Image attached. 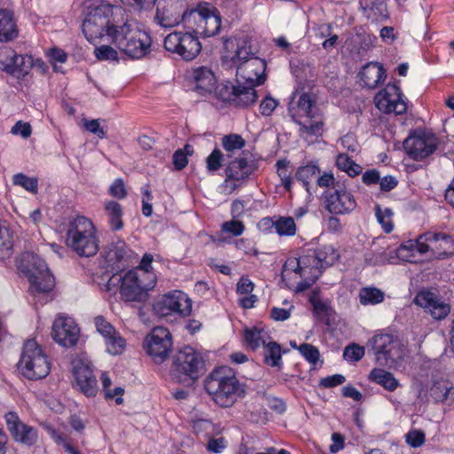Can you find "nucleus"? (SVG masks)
Instances as JSON below:
<instances>
[{
	"label": "nucleus",
	"mask_w": 454,
	"mask_h": 454,
	"mask_svg": "<svg viewBox=\"0 0 454 454\" xmlns=\"http://www.w3.org/2000/svg\"><path fill=\"white\" fill-rule=\"evenodd\" d=\"M156 283L153 272L128 270L123 275L116 273L110 277L106 284V291L115 294L119 291L121 298L128 302L143 303Z\"/></svg>",
	"instance_id": "f257e3e1"
},
{
	"label": "nucleus",
	"mask_w": 454,
	"mask_h": 454,
	"mask_svg": "<svg viewBox=\"0 0 454 454\" xmlns=\"http://www.w3.org/2000/svg\"><path fill=\"white\" fill-rule=\"evenodd\" d=\"M206 392L222 408H230L246 395V390L230 367L213 370L204 381Z\"/></svg>",
	"instance_id": "f03ea898"
},
{
	"label": "nucleus",
	"mask_w": 454,
	"mask_h": 454,
	"mask_svg": "<svg viewBox=\"0 0 454 454\" xmlns=\"http://www.w3.org/2000/svg\"><path fill=\"white\" fill-rule=\"evenodd\" d=\"M288 110L294 121L300 127V137L309 139L313 137H322L325 127L324 117L311 95L301 93L297 102L290 104Z\"/></svg>",
	"instance_id": "7ed1b4c3"
},
{
	"label": "nucleus",
	"mask_w": 454,
	"mask_h": 454,
	"mask_svg": "<svg viewBox=\"0 0 454 454\" xmlns=\"http://www.w3.org/2000/svg\"><path fill=\"white\" fill-rule=\"evenodd\" d=\"M66 243L79 256L95 255L99 246L97 230L93 223L85 216L75 217L68 224Z\"/></svg>",
	"instance_id": "20e7f679"
},
{
	"label": "nucleus",
	"mask_w": 454,
	"mask_h": 454,
	"mask_svg": "<svg viewBox=\"0 0 454 454\" xmlns=\"http://www.w3.org/2000/svg\"><path fill=\"white\" fill-rule=\"evenodd\" d=\"M375 361L381 366L397 370L403 367L408 350L402 340L394 334H375L369 340Z\"/></svg>",
	"instance_id": "39448f33"
},
{
	"label": "nucleus",
	"mask_w": 454,
	"mask_h": 454,
	"mask_svg": "<svg viewBox=\"0 0 454 454\" xmlns=\"http://www.w3.org/2000/svg\"><path fill=\"white\" fill-rule=\"evenodd\" d=\"M20 273L27 277L33 293H49L55 285L53 275L45 262L32 252H25L17 260Z\"/></svg>",
	"instance_id": "423d86ee"
},
{
	"label": "nucleus",
	"mask_w": 454,
	"mask_h": 454,
	"mask_svg": "<svg viewBox=\"0 0 454 454\" xmlns=\"http://www.w3.org/2000/svg\"><path fill=\"white\" fill-rule=\"evenodd\" d=\"M203 365L200 355L192 348L185 347L173 356L170 376L178 383L191 386L200 378Z\"/></svg>",
	"instance_id": "0eeeda50"
},
{
	"label": "nucleus",
	"mask_w": 454,
	"mask_h": 454,
	"mask_svg": "<svg viewBox=\"0 0 454 454\" xmlns=\"http://www.w3.org/2000/svg\"><path fill=\"white\" fill-rule=\"evenodd\" d=\"M18 369L24 377L31 380L43 379L50 373L51 363L48 356L34 339L24 343Z\"/></svg>",
	"instance_id": "6e6552de"
},
{
	"label": "nucleus",
	"mask_w": 454,
	"mask_h": 454,
	"mask_svg": "<svg viewBox=\"0 0 454 454\" xmlns=\"http://www.w3.org/2000/svg\"><path fill=\"white\" fill-rule=\"evenodd\" d=\"M164 48L182 59L191 61L200 53L201 43L197 35L192 32H173L165 37Z\"/></svg>",
	"instance_id": "1a4fd4ad"
},
{
	"label": "nucleus",
	"mask_w": 454,
	"mask_h": 454,
	"mask_svg": "<svg viewBox=\"0 0 454 454\" xmlns=\"http://www.w3.org/2000/svg\"><path fill=\"white\" fill-rule=\"evenodd\" d=\"M236 69V82L249 92H257L255 87L266 81V62L263 59L250 58L239 63Z\"/></svg>",
	"instance_id": "9d476101"
},
{
	"label": "nucleus",
	"mask_w": 454,
	"mask_h": 454,
	"mask_svg": "<svg viewBox=\"0 0 454 454\" xmlns=\"http://www.w3.org/2000/svg\"><path fill=\"white\" fill-rule=\"evenodd\" d=\"M192 300L182 291L175 290L162 295L154 304L153 310L159 317L177 315L182 317L190 316Z\"/></svg>",
	"instance_id": "9b49d317"
},
{
	"label": "nucleus",
	"mask_w": 454,
	"mask_h": 454,
	"mask_svg": "<svg viewBox=\"0 0 454 454\" xmlns=\"http://www.w3.org/2000/svg\"><path fill=\"white\" fill-rule=\"evenodd\" d=\"M325 208L333 215H346L356 207L354 195L348 191L344 183L336 184L323 193Z\"/></svg>",
	"instance_id": "f8f14e48"
},
{
	"label": "nucleus",
	"mask_w": 454,
	"mask_h": 454,
	"mask_svg": "<svg viewBox=\"0 0 454 454\" xmlns=\"http://www.w3.org/2000/svg\"><path fill=\"white\" fill-rule=\"evenodd\" d=\"M186 0H159L156 4L154 21L162 27H173L183 23Z\"/></svg>",
	"instance_id": "ddd939ff"
},
{
	"label": "nucleus",
	"mask_w": 454,
	"mask_h": 454,
	"mask_svg": "<svg viewBox=\"0 0 454 454\" xmlns=\"http://www.w3.org/2000/svg\"><path fill=\"white\" fill-rule=\"evenodd\" d=\"M145 349L157 364L164 362L172 348V336L165 327H155L145 338Z\"/></svg>",
	"instance_id": "4468645a"
},
{
	"label": "nucleus",
	"mask_w": 454,
	"mask_h": 454,
	"mask_svg": "<svg viewBox=\"0 0 454 454\" xmlns=\"http://www.w3.org/2000/svg\"><path fill=\"white\" fill-rule=\"evenodd\" d=\"M437 145V137L434 134L416 131L404 140L403 148L411 158L420 160L432 154Z\"/></svg>",
	"instance_id": "2eb2a0df"
},
{
	"label": "nucleus",
	"mask_w": 454,
	"mask_h": 454,
	"mask_svg": "<svg viewBox=\"0 0 454 454\" xmlns=\"http://www.w3.org/2000/svg\"><path fill=\"white\" fill-rule=\"evenodd\" d=\"M376 107L384 114H403L407 111V105L403 98L401 90L395 84L388 83L380 90L375 98Z\"/></svg>",
	"instance_id": "dca6fc26"
},
{
	"label": "nucleus",
	"mask_w": 454,
	"mask_h": 454,
	"mask_svg": "<svg viewBox=\"0 0 454 454\" xmlns=\"http://www.w3.org/2000/svg\"><path fill=\"white\" fill-rule=\"evenodd\" d=\"M218 98L238 107H249L253 106L258 99L257 92L247 90L245 87L236 82V85L231 83L221 84L215 87Z\"/></svg>",
	"instance_id": "f3484780"
},
{
	"label": "nucleus",
	"mask_w": 454,
	"mask_h": 454,
	"mask_svg": "<svg viewBox=\"0 0 454 454\" xmlns=\"http://www.w3.org/2000/svg\"><path fill=\"white\" fill-rule=\"evenodd\" d=\"M80 329L71 317H57L51 327L52 339L60 346L70 348L74 346L79 339Z\"/></svg>",
	"instance_id": "a211bd4d"
},
{
	"label": "nucleus",
	"mask_w": 454,
	"mask_h": 454,
	"mask_svg": "<svg viewBox=\"0 0 454 454\" xmlns=\"http://www.w3.org/2000/svg\"><path fill=\"white\" fill-rule=\"evenodd\" d=\"M420 239L429 246L432 257L444 259L454 254V237L450 234L427 231L420 235Z\"/></svg>",
	"instance_id": "6ab92c4d"
},
{
	"label": "nucleus",
	"mask_w": 454,
	"mask_h": 454,
	"mask_svg": "<svg viewBox=\"0 0 454 454\" xmlns=\"http://www.w3.org/2000/svg\"><path fill=\"white\" fill-rule=\"evenodd\" d=\"M72 364L73 374L80 391L88 397L95 396L98 387L92 367L81 359H75Z\"/></svg>",
	"instance_id": "aec40b11"
},
{
	"label": "nucleus",
	"mask_w": 454,
	"mask_h": 454,
	"mask_svg": "<svg viewBox=\"0 0 454 454\" xmlns=\"http://www.w3.org/2000/svg\"><path fill=\"white\" fill-rule=\"evenodd\" d=\"M7 429L11 433L12 438L24 445L33 446L38 439L37 430L23 423L17 413L8 412L4 416Z\"/></svg>",
	"instance_id": "412c9836"
},
{
	"label": "nucleus",
	"mask_w": 454,
	"mask_h": 454,
	"mask_svg": "<svg viewBox=\"0 0 454 454\" xmlns=\"http://www.w3.org/2000/svg\"><path fill=\"white\" fill-rule=\"evenodd\" d=\"M313 249H308L299 258H290L285 263V268L294 270L300 276H308L311 280L318 279L322 273L317 255Z\"/></svg>",
	"instance_id": "4be33fe9"
},
{
	"label": "nucleus",
	"mask_w": 454,
	"mask_h": 454,
	"mask_svg": "<svg viewBox=\"0 0 454 454\" xmlns=\"http://www.w3.org/2000/svg\"><path fill=\"white\" fill-rule=\"evenodd\" d=\"M138 26L133 20L120 16L115 25L109 29L107 41L123 53L132 35L137 33Z\"/></svg>",
	"instance_id": "5701e85b"
},
{
	"label": "nucleus",
	"mask_w": 454,
	"mask_h": 454,
	"mask_svg": "<svg viewBox=\"0 0 454 454\" xmlns=\"http://www.w3.org/2000/svg\"><path fill=\"white\" fill-rule=\"evenodd\" d=\"M95 326L106 341V350L112 355L121 354L125 348V340L115 331L114 327L102 316L94 319Z\"/></svg>",
	"instance_id": "b1692460"
},
{
	"label": "nucleus",
	"mask_w": 454,
	"mask_h": 454,
	"mask_svg": "<svg viewBox=\"0 0 454 454\" xmlns=\"http://www.w3.org/2000/svg\"><path fill=\"white\" fill-rule=\"evenodd\" d=\"M414 302L419 307L424 308L431 316L437 320L443 319L450 311L448 303L441 301L434 293L430 291H420L414 298Z\"/></svg>",
	"instance_id": "393cba45"
},
{
	"label": "nucleus",
	"mask_w": 454,
	"mask_h": 454,
	"mask_svg": "<svg viewBox=\"0 0 454 454\" xmlns=\"http://www.w3.org/2000/svg\"><path fill=\"white\" fill-rule=\"evenodd\" d=\"M122 10L114 8L110 4H101L89 12L85 19L93 20L99 27L106 30V39L109 36V28L115 25L120 16H122Z\"/></svg>",
	"instance_id": "a878e982"
},
{
	"label": "nucleus",
	"mask_w": 454,
	"mask_h": 454,
	"mask_svg": "<svg viewBox=\"0 0 454 454\" xmlns=\"http://www.w3.org/2000/svg\"><path fill=\"white\" fill-rule=\"evenodd\" d=\"M152 47L151 35L144 29L137 27V33L134 34L127 44L123 54L132 59H140L150 53Z\"/></svg>",
	"instance_id": "bb28decb"
},
{
	"label": "nucleus",
	"mask_w": 454,
	"mask_h": 454,
	"mask_svg": "<svg viewBox=\"0 0 454 454\" xmlns=\"http://www.w3.org/2000/svg\"><path fill=\"white\" fill-rule=\"evenodd\" d=\"M131 250L123 240L108 244L103 251V256L114 269L124 268L129 262Z\"/></svg>",
	"instance_id": "cd10ccee"
},
{
	"label": "nucleus",
	"mask_w": 454,
	"mask_h": 454,
	"mask_svg": "<svg viewBox=\"0 0 454 454\" xmlns=\"http://www.w3.org/2000/svg\"><path fill=\"white\" fill-rule=\"evenodd\" d=\"M211 10V4L208 3H200L196 7L189 8L187 5L184 15L183 16L184 27L195 35H199L202 28L204 20Z\"/></svg>",
	"instance_id": "c85d7f7f"
},
{
	"label": "nucleus",
	"mask_w": 454,
	"mask_h": 454,
	"mask_svg": "<svg viewBox=\"0 0 454 454\" xmlns=\"http://www.w3.org/2000/svg\"><path fill=\"white\" fill-rule=\"evenodd\" d=\"M386 78L383 66L377 62L364 65L358 74L359 83L368 89H375Z\"/></svg>",
	"instance_id": "c756f323"
},
{
	"label": "nucleus",
	"mask_w": 454,
	"mask_h": 454,
	"mask_svg": "<svg viewBox=\"0 0 454 454\" xmlns=\"http://www.w3.org/2000/svg\"><path fill=\"white\" fill-rule=\"evenodd\" d=\"M254 169L255 164L253 160H248L245 156L236 158L225 168V182L230 180L241 181L248 177Z\"/></svg>",
	"instance_id": "7c9ffc66"
},
{
	"label": "nucleus",
	"mask_w": 454,
	"mask_h": 454,
	"mask_svg": "<svg viewBox=\"0 0 454 454\" xmlns=\"http://www.w3.org/2000/svg\"><path fill=\"white\" fill-rule=\"evenodd\" d=\"M429 252V246L420 239V235L417 239H410L402 244L397 249V256L403 261L416 262V254H425Z\"/></svg>",
	"instance_id": "2f4dec72"
},
{
	"label": "nucleus",
	"mask_w": 454,
	"mask_h": 454,
	"mask_svg": "<svg viewBox=\"0 0 454 454\" xmlns=\"http://www.w3.org/2000/svg\"><path fill=\"white\" fill-rule=\"evenodd\" d=\"M195 88L201 95L211 93L215 89L216 79L207 67H200L194 70Z\"/></svg>",
	"instance_id": "473e14b6"
},
{
	"label": "nucleus",
	"mask_w": 454,
	"mask_h": 454,
	"mask_svg": "<svg viewBox=\"0 0 454 454\" xmlns=\"http://www.w3.org/2000/svg\"><path fill=\"white\" fill-rule=\"evenodd\" d=\"M18 35L17 25L11 11L0 9V42H9Z\"/></svg>",
	"instance_id": "72a5a7b5"
},
{
	"label": "nucleus",
	"mask_w": 454,
	"mask_h": 454,
	"mask_svg": "<svg viewBox=\"0 0 454 454\" xmlns=\"http://www.w3.org/2000/svg\"><path fill=\"white\" fill-rule=\"evenodd\" d=\"M8 53L9 56L12 57L13 67L4 66V71L17 78L24 77L27 74L32 67V59L28 56L18 55L11 49L8 50Z\"/></svg>",
	"instance_id": "f704fd0d"
},
{
	"label": "nucleus",
	"mask_w": 454,
	"mask_h": 454,
	"mask_svg": "<svg viewBox=\"0 0 454 454\" xmlns=\"http://www.w3.org/2000/svg\"><path fill=\"white\" fill-rule=\"evenodd\" d=\"M319 174L320 168L317 161H309L306 165L300 166L295 172L296 180L302 184L309 196L312 195L310 183Z\"/></svg>",
	"instance_id": "c9c22d12"
},
{
	"label": "nucleus",
	"mask_w": 454,
	"mask_h": 454,
	"mask_svg": "<svg viewBox=\"0 0 454 454\" xmlns=\"http://www.w3.org/2000/svg\"><path fill=\"white\" fill-rule=\"evenodd\" d=\"M270 339V336L263 328H246L244 331L245 344L252 350L264 347Z\"/></svg>",
	"instance_id": "e433bc0d"
},
{
	"label": "nucleus",
	"mask_w": 454,
	"mask_h": 454,
	"mask_svg": "<svg viewBox=\"0 0 454 454\" xmlns=\"http://www.w3.org/2000/svg\"><path fill=\"white\" fill-rule=\"evenodd\" d=\"M368 379L370 381L380 385L387 391H395L399 386V382L393 373L382 368H373L371 371Z\"/></svg>",
	"instance_id": "4c0bfd02"
},
{
	"label": "nucleus",
	"mask_w": 454,
	"mask_h": 454,
	"mask_svg": "<svg viewBox=\"0 0 454 454\" xmlns=\"http://www.w3.org/2000/svg\"><path fill=\"white\" fill-rule=\"evenodd\" d=\"M221 29V15L218 10L211 4V10L207 14L202 28L199 35L210 37L217 35Z\"/></svg>",
	"instance_id": "58836bf2"
},
{
	"label": "nucleus",
	"mask_w": 454,
	"mask_h": 454,
	"mask_svg": "<svg viewBox=\"0 0 454 454\" xmlns=\"http://www.w3.org/2000/svg\"><path fill=\"white\" fill-rule=\"evenodd\" d=\"M105 210L111 230L114 231L121 230L123 227L121 206L116 201L110 200L106 203Z\"/></svg>",
	"instance_id": "ea45409f"
},
{
	"label": "nucleus",
	"mask_w": 454,
	"mask_h": 454,
	"mask_svg": "<svg viewBox=\"0 0 454 454\" xmlns=\"http://www.w3.org/2000/svg\"><path fill=\"white\" fill-rule=\"evenodd\" d=\"M358 296L362 305H376L384 301L385 294L377 287L366 286L360 289Z\"/></svg>",
	"instance_id": "a19ab883"
},
{
	"label": "nucleus",
	"mask_w": 454,
	"mask_h": 454,
	"mask_svg": "<svg viewBox=\"0 0 454 454\" xmlns=\"http://www.w3.org/2000/svg\"><path fill=\"white\" fill-rule=\"evenodd\" d=\"M264 351V362L272 367H278L282 363V353L281 347L278 343L271 340V338L268 340L266 345L263 347Z\"/></svg>",
	"instance_id": "79ce46f5"
},
{
	"label": "nucleus",
	"mask_w": 454,
	"mask_h": 454,
	"mask_svg": "<svg viewBox=\"0 0 454 454\" xmlns=\"http://www.w3.org/2000/svg\"><path fill=\"white\" fill-rule=\"evenodd\" d=\"M313 251L317 255V263H319L321 269L333 264L339 257L337 251L331 245L322 246Z\"/></svg>",
	"instance_id": "37998d69"
},
{
	"label": "nucleus",
	"mask_w": 454,
	"mask_h": 454,
	"mask_svg": "<svg viewBox=\"0 0 454 454\" xmlns=\"http://www.w3.org/2000/svg\"><path fill=\"white\" fill-rule=\"evenodd\" d=\"M254 54L249 41L239 40L235 54L231 58V60L237 67L241 61H246L247 59H250V58H257Z\"/></svg>",
	"instance_id": "c03bdc74"
},
{
	"label": "nucleus",
	"mask_w": 454,
	"mask_h": 454,
	"mask_svg": "<svg viewBox=\"0 0 454 454\" xmlns=\"http://www.w3.org/2000/svg\"><path fill=\"white\" fill-rule=\"evenodd\" d=\"M12 247L13 242L10 230L0 222V260L11 256Z\"/></svg>",
	"instance_id": "a18cd8bd"
},
{
	"label": "nucleus",
	"mask_w": 454,
	"mask_h": 454,
	"mask_svg": "<svg viewBox=\"0 0 454 454\" xmlns=\"http://www.w3.org/2000/svg\"><path fill=\"white\" fill-rule=\"evenodd\" d=\"M12 247L13 242L10 230L0 222V260L11 256Z\"/></svg>",
	"instance_id": "49530a36"
},
{
	"label": "nucleus",
	"mask_w": 454,
	"mask_h": 454,
	"mask_svg": "<svg viewBox=\"0 0 454 454\" xmlns=\"http://www.w3.org/2000/svg\"><path fill=\"white\" fill-rule=\"evenodd\" d=\"M82 33L90 43L106 36V30L99 27L95 21L85 19L82 25Z\"/></svg>",
	"instance_id": "de8ad7c7"
},
{
	"label": "nucleus",
	"mask_w": 454,
	"mask_h": 454,
	"mask_svg": "<svg viewBox=\"0 0 454 454\" xmlns=\"http://www.w3.org/2000/svg\"><path fill=\"white\" fill-rule=\"evenodd\" d=\"M275 231L279 236H294L296 225L293 217L280 216L275 221Z\"/></svg>",
	"instance_id": "09e8293b"
},
{
	"label": "nucleus",
	"mask_w": 454,
	"mask_h": 454,
	"mask_svg": "<svg viewBox=\"0 0 454 454\" xmlns=\"http://www.w3.org/2000/svg\"><path fill=\"white\" fill-rule=\"evenodd\" d=\"M375 215L379 223L382 226L386 233H390L394 229L392 222L393 211L387 207L382 209L381 207L377 204L375 206Z\"/></svg>",
	"instance_id": "8fccbe9b"
},
{
	"label": "nucleus",
	"mask_w": 454,
	"mask_h": 454,
	"mask_svg": "<svg viewBox=\"0 0 454 454\" xmlns=\"http://www.w3.org/2000/svg\"><path fill=\"white\" fill-rule=\"evenodd\" d=\"M13 184L21 186L27 192L34 194L37 193L38 179L36 177H29L22 173L13 176Z\"/></svg>",
	"instance_id": "3c124183"
},
{
	"label": "nucleus",
	"mask_w": 454,
	"mask_h": 454,
	"mask_svg": "<svg viewBox=\"0 0 454 454\" xmlns=\"http://www.w3.org/2000/svg\"><path fill=\"white\" fill-rule=\"evenodd\" d=\"M432 393L436 401H454V387L452 386L449 387L447 385L437 383L432 387Z\"/></svg>",
	"instance_id": "603ef678"
},
{
	"label": "nucleus",
	"mask_w": 454,
	"mask_h": 454,
	"mask_svg": "<svg viewBox=\"0 0 454 454\" xmlns=\"http://www.w3.org/2000/svg\"><path fill=\"white\" fill-rule=\"evenodd\" d=\"M297 349L309 364H317L320 357V353L317 347L309 343H302L297 347Z\"/></svg>",
	"instance_id": "864d4df0"
},
{
	"label": "nucleus",
	"mask_w": 454,
	"mask_h": 454,
	"mask_svg": "<svg viewBox=\"0 0 454 454\" xmlns=\"http://www.w3.org/2000/svg\"><path fill=\"white\" fill-rule=\"evenodd\" d=\"M245 145V140L240 135L231 134L223 137V147L227 152L241 149Z\"/></svg>",
	"instance_id": "5fc2aeb1"
},
{
	"label": "nucleus",
	"mask_w": 454,
	"mask_h": 454,
	"mask_svg": "<svg viewBox=\"0 0 454 454\" xmlns=\"http://www.w3.org/2000/svg\"><path fill=\"white\" fill-rule=\"evenodd\" d=\"M95 56L98 60H114L118 61V52L110 45H102L97 47L94 51Z\"/></svg>",
	"instance_id": "6e6d98bb"
},
{
	"label": "nucleus",
	"mask_w": 454,
	"mask_h": 454,
	"mask_svg": "<svg viewBox=\"0 0 454 454\" xmlns=\"http://www.w3.org/2000/svg\"><path fill=\"white\" fill-rule=\"evenodd\" d=\"M364 356V348L357 344L348 345L343 352V357L351 362H357Z\"/></svg>",
	"instance_id": "4d7b16f0"
},
{
	"label": "nucleus",
	"mask_w": 454,
	"mask_h": 454,
	"mask_svg": "<svg viewBox=\"0 0 454 454\" xmlns=\"http://www.w3.org/2000/svg\"><path fill=\"white\" fill-rule=\"evenodd\" d=\"M245 231V225L241 221L237 219H232L231 221H226L222 224V231L230 233L232 236H239Z\"/></svg>",
	"instance_id": "13d9d810"
},
{
	"label": "nucleus",
	"mask_w": 454,
	"mask_h": 454,
	"mask_svg": "<svg viewBox=\"0 0 454 454\" xmlns=\"http://www.w3.org/2000/svg\"><path fill=\"white\" fill-rule=\"evenodd\" d=\"M223 154L219 149H215L207 158V168L209 172L218 170L223 165Z\"/></svg>",
	"instance_id": "bf43d9fd"
},
{
	"label": "nucleus",
	"mask_w": 454,
	"mask_h": 454,
	"mask_svg": "<svg viewBox=\"0 0 454 454\" xmlns=\"http://www.w3.org/2000/svg\"><path fill=\"white\" fill-rule=\"evenodd\" d=\"M285 305H287L288 308H278L273 307L270 310V317L275 321H285L288 319L291 316V310L294 309V306L290 304L286 300L284 301Z\"/></svg>",
	"instance_id": "052dcab7"
},
{
	"label": "nucleus",
	"mask_w": 454,
	"mask_h": 454,
	"mask_svg": "<svg viewBox=\"0 0 454 454\" xmlns=\"http://www.w3.org/2000/svg\"><path fill=\"white\" fill-rule=\"evenodd\" d=\"M84 129L98 137L99 138H105L106 137V131L100 126L99 120H84Z\"/></svg>",
	"instance_id": "680f3d73"
},
{
	"label": "nucleus",
	"mask_w": 454,
	"mask_h": 454,
	"mask_svg": "<svg viewBox=\"0 0 454 454\" xmlns=\"http://www.w3.org/2000/svg\"><path fill=\"white\" fill-rule=\"evenodd\" d=\"M342 183L340 181H336L333 173L325 172L323 175L319 176L317 179V185L322 188H325V191L331 190V188L334 187L336 184H341Z\"/></svg>",
	"instance_id": "e2e57ef3"
},
{
	"label": "nucleus",
	"mask_w": 454,
	"mask_h": 454,
	"mask_svg": "<svg viewBox=\"0 0 454 454\" xmlns=\"http://www.w3.org/2000/svg\"><path fill=\"white\" fill-rule=\"evenodd\" d=\"M109 193L111 196L119 200H122L127 196V191L122 179L119 178L114 181L109 187Z\"/></svg>",
	"instance_id": "0e129e2a"
},
{
	"label": "nucleus",
	"mask_w": 454,
	"mask_h": 454,
	"mask_svg": "<svg viewBox=\"0 0 454 454\" xmlns=\"http://www.w3.org/2000/svg\"><path fill=\"white\" fill-rule=\"evenodd\" d=\"M278 105V102L275 98L271 97H266L260 104V113L264 116H270L272 114Z\"/></svg>",
	"instance_id": "69168bd1"
},
{
	"label": "nucleus",
	"mask_w": 454,
	"mask_h": 454,
	"mask_svg": "<svg viewBox=\"0 0 454 454\" xmlns=\"http://www.w3.org/2000/svg\"><path fill=\"white\" fill-rule=\"evenodd\" d=\"M11 133L13 135H20L23 138H27L31 136L32 128L28 122L19 121L12 126Z\"/></svg>",
	"instance_id": "338daca9"
},
{
	"label": "nucleus",
	"mask_w": 454,
	"mask_h": 454,
	"mask_svg": "<svg viewBox=\"0 0 454 454\" xmlns=\"http://www.w3.org/2000/svg\"><path fill=\"white\" fill-rule=\"evenodd\" d=\"M406 442L410 446L413 448H418L424 443L425 434L423 432L419 430L410 431L406 434Z\"/></svg>",
	"instance_id": "774afa93"
}]
</instances>
